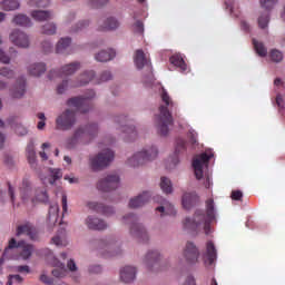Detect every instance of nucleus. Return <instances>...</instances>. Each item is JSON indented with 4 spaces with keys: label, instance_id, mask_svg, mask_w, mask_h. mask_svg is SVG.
<instances>
[{
    "label": "nucleus",
    "instance_id": "nucleus-42",
    "mask_svg": "<svg viewBox=\"0 0 285 285\" xmlns=\"http://www.w3.org/2000/svg\"><path fill=\"white\" fill-rule=\"evenodd\" d=\"M27 157L31 168L37 170V151H35V142L32 140L27 145Z\"/></svg>",
    "mask_w": 285,
    "mask_h": 285
},
{
    "label": "nucleus",
    "instance_id": "nucleus-63",
    "mask_svg": "<svg viewBox=\"0 0 285 285\" xmlns=\"http://www.w3.org/2000/svg\"><path fill=\"white\" fill-rule=\"evenodd\" d=\"M42 49H43L45 52H52V41L45 40L42 42Z\"/></svg>",
    "mask_w": 285,
    "mask_h": 285
},
{
    "label": "nucleus",
    "instance_id": "nucleus-44",
    "mask_svg": "<svg viewBox=\"0 0 285 285\" xmlns=\"http://www.w3.org/2000/svg\"><path fill=\"white\" fill-rule=\"evenodd\" d=\"M160 190H163L165 195H173V181L170 178L166 176L160 178Z\"/></svg>",
    "mask_w": 285,
    "mask_h": 285
},
{
    "label": "nucleus",
    "instance_id": "nucleus-16",
    "mask_svg": "<svg viewBox=\"0 0 285 285\" xmlns=\"http://www.w3.org/2000/svg\"><path fill=\"white\" fill-rule=\"evenodd\" d=\"M81 70V62L73 61L67 65H63L60 69H52L49 71V79H57V77H72V75Z\"/></svg>",
    "mask_w": 285,
    "mask_h": 285
},
{
    "label": "nucleus",
    "instance_id": "nucleus-19",
    "mask_svg": "<svg viewBox=\"0 0 285 285\" xmlns=\"http://www.w3.org/2000/svg\"><path fill=\"white\" fill-rule=\"evenodd\" d=\"M154 202L156 204H159V206L156 207V213H160V217H166V215H168L169 217L177 216V209L175 208V205L170 203V200L161 196H156L154 197Z\"/></svg>",
    "mask_w": 285,
    "mask_h": 285
},
{
    "label": "nucleus",
    "instance_id": "nucleus-40",
    "mask_svg": "<svg viewBox=\"0 0 285 285\" xmlns=\"http://www.w3.org/2000/svg\"><path fill=\"white\" fill-rule=\"evenodd\" d=\"M170 65L175 66V68H178L180 72H189L188 66L184 61V58L176 53L169 58Z\"/></svg>",
    "mask_w": 285,
    "mask_h": 285
},
{
    "label": "nucleus",
    "instance_id": "nucleus-39",
    "mask_svg": "<svg viewBox=\"0 0 285 285\" xmlns=\"http://www.w3.org/2000/svg\"><path fill=\"white\" fill-rule=\"evenodd\" d=\"M72 45V38L62 37L58 40L56 45L57 55H66L68 52V48Z\"/></svg>",
    "mask_w": 285,
    "mask_h": 285
},
{
    "label": "nucleus",
    "instance_id": "nucleus-17",
    "mask_svg": "<svg viewBox=\"0 0 285 285\" xmlns=\"http://www.w3.org/2000/svg\"><path fill=\"white\" fill-rule=\"evenodd\" d=\"M119 186H121V179L117 174H109L97 183V188L101 190V193H110V190H117Z\"/></svg>",
    "mask_w": 285,
    "mask_h": 285
},
{
    "label": "nucleus",
    "instance_id": "nucleus-59",
    "mask_svg": "<svg viewBox=\"0 0 285 285\" xmlns=\"http://www.w3.org/2000/svg\"><path fill=\"white\" fill-rule=\"evenodd\" d=\"M100 215H104L105 217H112V215H115V207L102 205Z\"/></svg>",
    "mask_w": 285,
    "mask_h": 285
},
{
    "label": "nucleus",
    "instance_id": "nucleus-18",
    "mask_svg": "<svg viewBox=\"0 0 285 285\" xmlns=\"http://www.w3.org/2000/svg\"><path fill=\"white\" fill-rule=\"evenodd\" d=\"M9 259H19V249L17 239L11 238L6 247L2 257L0 258V275H3V266Z\"/></svg>",
    "mask_w": 285,
    "mask_h": 285
},
{
    "label": "nucleus",
    "instance_id": "nucleus-10",
    "mask_svg": "<svg viewBox=\"0 0 285 285\" xmlns=\"http://www.w3.org/2000/svg\"><path fill=\"white\" fill-rule=\"evenodd\" d=\"M98 253L106 259L119 257L121 255V245L117 240V237L107 236L98 242Z\"/></svg>",
    "mask_w": 285,
    "mask_h": 285
},
{
    "label": "nucleus",
    "instance_id": "nucleus-36",
    "mask_svg": "<svg viewBox=\"0 0 285 285\" xmlns=\"http://www.w3.org/2000/svg\"><path fill=\"white\" fill-rule=\"evenodd\" d=\"M46 70H48V67L45 62H32L27 67V71L31 77H41V75H46Z\"/></svg>",
    "mask_w": 285,
    "mask_h": 285
},
{
    "label": "nucleus",
    "instance_id": "nucleus-53",
    "mask_svg": "<svg viewBox=\"0 0 285 285\" xmlns=\"http://www.w3.org/2000/svg\"><path fill=\"white\" fill-rule=\"evenodd\" d=\"M278 0H259V3L264 10H267V12H271L275 6H277Z\"/></svg>",
    "mask_w": 285,
    "mask_h": 285
},
{
    "label": "nucleus",
    "instance_id": "nucleus-27",
    "mask_svg": "<svg viewBox=\"0 0 285 285\" xmlns=\"http://www.w3.org/2000/svg\"><path fill=\"white\" fill-rule=\"evenodd\" d=\"M35 253V246L28 244L24 240L18 242V259H23L24 262L32 257Z\"/></svg>",
    "mask_w": 285,
    "mask_h": 285
},
{
    "label": "nucleus",
    "instance_id": "nucleus-54",
    "mask_svg": "<svg viewBox=\"0 0 285 285\" xmlns=\"http://www.w3.org/2000/svg\"><path fill=\"white\" fill-rule=\"evenodd\" d=\"M51 244H55V246L63 247L68 244V238L57 235L53 238H51Z\"/></svg>",
    "mask_w": 285,
    "mask_h": 285
},
{
    "label": "nucleus",
    "instance_id": "nucleus-41",
    "mask_svg": "<svg viewBox=\"0 0 285 285\" xmlns=\"http://www.w3.org/2000/svg\"><path fill=\"white\" fill-rule=\"evenodd\" d=\"M21 8V2L19 0H2L0 1V10L4 12H14Z\"/></svg>",
    "mask_w": 285,
    "mask_h": 285
},
{
    "label": "nucleus",
    "instance_id": "nucleus-51",
    "mask_svg": "<svg viewBox=\"0 0 285 285\" xmlns=\"http://www.w3.org/2000/svg\"><path fill=\"white\" fill-rule=\"evenodd\" d=\"M109 2L110 0H89L87 4L89 8L99 9L104 8V6H108Z\"/></svg>",
    "mask_w": 285,
    "mask_h": 285
},
{
    "label": "nucleus",
    "instance_id": "nucleus-1",
    "mask_svg": "<svg viewBox=\"0 0 285 285\" xmlns=\"http://www.w3.org/2000/svg\"><path fill=\"white\" fill-rule=\"evenodd\" d=\"M215 222V200L208 199L206 202V213L197 209L193 217H186L183 222V228L189 233H202L212 235L213 228L210 224Z\"/></svg>",
    "mask_w": 285,
    "mask_h": 285
},
{
    "label": "nucleus",
    "instance_id": "nucleus-43",
    "mask_svg": "<svg viewBox=\"0 0 285 285\" xmlns=\"http://www.w3.org/2000/svg\"><path fill=\"white\" fill-rule=\"evenodd\" d=\"M48 222L50 226H55L59 222V205L53 203L49 207Z\"/></svg>",
    "mask_w": 285,
    "mask_h": 285
},
{
    "label": "nucleus",
    "instance_id": "nucleus-45",
    "mask_svg": "<svg viewBox=\"0 0 285 285\" xmlns=\"http://www.w3.org/2000/svg\"><path fill=\"white\" fill-rule=\"evenodd\" d=\"M90 23H92L90 19L79 20L73 27H71L70 32H83V30L90 28Z\"/></svg>",
    "mask_w": 285,
    "mask_h": 285
},
{
    "label": "nucleus",
    "instance_id": "nucleus-4",
    "mask_svg": "<svg viewBox=\"0 0 285 285\" xmlns=\"http://www.w3.org/2000/svg\"><path fill=\"white\" fill-rule=\"evenodd\" d=\"M19 197L22 204H35V202L46 203L49 199L48 191L35 186L28 177L22 179L21 186L19 187Z\"/></svg>",
    "mask_w": 285,
    "mask_h": 285
},
{
    "label": "nucleus",
    "instance_id": "nucleus-22",
    "mask_svg": "<svg viewBox=\"0 0 285 285\" xmlns=\"http://www.w3.org/2000/svg\"><path fill=\"white\" fill-rule=\"evenodd\" d=\"M183 257L185 264H197L199 259V249L193 242H187L183 249Z\"/></svg>",
    "mask_w": 285,
    "mask_h": 285
},
{
    "label": "nucleus",
    "instance_id": "nucleus-31",
    "mask_svg": "<svg viewBox=\"0 0 285 285\" xmlns=\"http://www.w3.org/2000/svg\"><path fill=\"white\" fill-rule=\"evenodd\" d=\"M38 177L45 186L46 184L55 186V184L59 181L61 177H63V173H61V169L49 168V178L43 176L42 174H38Z\"/></svg>",
    "mask_w": 285,
    "mask_h": 285
},
{
    "label": "nucleus",
    "instance_id": "nucleus-58",
    "mask_svg": "<svg viewBox=\"0 0 285 285\" xmlns=\"http://www.w3.org/2000/svg\"><path fill=\"white\" fill-rule=\"evenodd\" d=\"M3 163H4V166H7V168H14V165L17 164V161L14 160V157H12L10 154L4 155Z\"/></svg>",
    "mask_w": 285,
    "mask_h": 285
},
{
    "label": "nucleus",
    "instance_id": "nucleus-60",
    "mask_svg": "<svg viewBox=\"0 0 285 285\" xmlns=\"http://www.w3.org/2000/svg\"><path fill=\"white\" fill-rule=\"evenodd\" d=\"M13 273H24L28 275L30 273V266L28 265H18L13 267Z\"/></svg>",
    "mask_w": 285,
    "mask_h": 285
},
{
    "label": "nucleus",
    "instance_id": "nucleus-21",
    "mask_svg": "<svg viewBox=\"0 0 285 285\" xmlns=\"http://www.w3.org/2000/svg\"><path fill=\"white\" fill-rule=\"evenodd\" d=\"M9 41L17 48H30V36L20 29H13L10 32Z\"/></svg>",
    "mask_w": 285,
    "mask_h": 285
},
{
    "label": "nucleus",
    "instance_id": "nucleus-20",
    "mask_svg": "<svg viewBox=\"0 0 285 285\" xmlns=\"http://www.w3.org/2000/svg\"><path fill=\"white\" fill-rule=\"evenodd\" d=\"M128 121V116L120 115L115 117V122L118 124L121 132L125 134V139L127 141H132V139H137V129L132 125H126Z\"/></svg>",
    "mask_w": 285,
    "mask_h": 285
},
{
    "label": "nucleus",
    "instance_id": "nucleus-37",
    "mask_svg": "<svg viewBox=\"0 0 285 285\" xmlns=\"http://www.w3.org/2000/svg\"><path fill=\"white\" fill-rule=\"evenodd\" d=\"M12 23L19 26L20 28H32V19L26 13L14 14L12 18Z\"/></svg>",
    "mask_w": 285,
    "mask_h": 285
},
{
    "label": "nucleus",
    "instance_id": "nucleus-52",
    "mask_svg": "<svg viewBox=\"0 0 285 285\" xmlns=\"http://www.w3.org/2000/svg\"><path fill=\"white\" fill-rule=\"evenodd\" d=\"M112 79V72L110 70H105L100 73L99 78H97L96 83H106V81H110Z\"/></svg>",
    "mask_w": 285,
    "mask_h": 285
},
{
    "label": "nucleus",
    "instance_id": "nucleus-14",
    "mask_svg": "<svg viewBox=\"0 0 285 285\" xmlns=\"http://www.w3.org/2000/svg\"><path fill=\"white\" fill-rule=\"evenodd\" d=\"M41 255L46 256L48 264L52 265L55 269H52L51 274L53 277L63 278L68 275V269L66 268V264L61 263L58 258L55 257V254L50 248H45L41 250Z\"/></svg>",
    "mask_w": 285,
    "mask_h": 285
},
{
    "label": "nucleus",
    "instance_id": "nucleus-30",
    "mask_svg": "<svg viewBox=\"0 0 285 285\" xmlns=\"http://www.w3.org/2000/svg\"><path fill=\"white\" fill-rule=\"evenodd\" d=\"M199 202V196L195 191H185L181 196V206L185 210H190Z\"/></svg>",
    "mask_w": 285,
    "mask_h": 285
},
{
    "label": "nucleus",
    "instance_id": "nucleus-25",
    "mask_svg": "<svg viewBox=\"0 0 285 285\" xmlns=\"http://www.w3.org/2000/svg\"><path fill=\"white\" fill-rule=\"evenodd\" d=\"M119 26H121V22H119V20L115 17H107L105 19L98 20V30L112 32L115 30H118Z\"/></svg>",
    "mask_w": 285,
    "mask_h": 285
},
{
    "label": "nucleus",
    "instance_id": "nucleus-64",
    "mask_svg": "<svg viewBox=\"0 0 285 285\" xmlns=\"http://www.w3.org/2000/svg\"><path fill=\"white\" fill-rule=\"evenodd\" d=\"M188 137H189L190 144H194V145L197 144V131H195L194 129H189Z\"/></svg>",
    "mask_w": 285,
    "mask_h": 285
},
{
    "label": "nucleus",
    "instance_id": "nucleus-47",
    "mask_svg": "<svg viewBox=\"0 0 285 285\" xmlns=\"http://www.w3.org/2000/svg\"><path fill=\"white\" fill-rule=\"evenodd\" d=\"M42 35H57V23L55 22H47L41 27Z\"/></svg>",
    "mask_w": 285,
    "mask_h": 285
},
{
    "label": "nucleus",
    "instance_id": "nucleus-32",
    "mask_svg": "<svg viewBox=\"0 0 285 285\" xmlns=\"http://www.w3.org/2000/svg\"><path fill=\"white\" fill-rule=\"evenodd\" d=\"M17 237H21V235H26V237H29V239H37V229L35 226L30 223H26L24 225H20L17 228L16 233Z\"/></svg>",
    "mask_w": 285,
    "mask_h": 285
},
{
    "label": "nucleus",
    "instance_id": "nucleus-26",
    "mask_svg": "<svg viewBox=\"0 0 285 285\" xmlns=\"http://www.w3.org/2000/svg\"><path fill=\"white\" fill-rule=\"evenodd\" d=\"M85 225L89 230H106V228H108V223H106V220L94 215L87 216Z\"/></svg>",
    "mask_w": 285,
    "mask_h": 285
},
{
    "label": "nucleus",
    "instance_id": "nucleus-55",
    "mask_svg": "<svg viewBox=\"0 0 285 285\" xmlns=\"http://www.w3.org/2000/svg\"><path fill=\"white\" fill-rule=\"evenodd\" d=\"M271 59L275 63H279V61H282L284 59V53H282V51H279V50L273 49L271 51Z\"/></svg>",
    "mask_w": 285,
    "mask_h": 285
},
{
    "label": "nucleus",
    "instance_id": "nucleus-3",
    "mask_svg": "<svg viewBox=\"0 0 285 285\" xmlns=\"http://www.w3.org/2000/svg\"><path fill=\"white\" fill-rule=\"evenodd\" d=\"M215 157L210 150L197 155L193 159V168L195 177L205 186V188H213V173L208 169V163Z\"/></svg>",
    "mask_w": 285,
    "mask_h": 285
},
{
    "label": "nucleus",
    "instance_id": "nucleus-8",
    "mask_svg": "<svg viewBox=\"0 0 285 285\" xmlns=\"http://www.w3.org/2000/svg\"><path fill=\"white\" fill-rule=\"evenodd\" d=\"M122 224L129 226V235H131V237L140 242H148V229L139 222L137 214L129 213L122 216Z\"/></svg>",
    "mask_w": 285,
    "mask_h": 285
},
{
    "label": "nucleus",
    "instance_id": "nucleus-49",
    "mask_svg": "<svg viewBox=\"0 0 285 285\" xmlns=\"http://www.w3.org/2000/svg\"><path fill=\"white\" fill-rule=\"evenodd\" d=\"M269 21L271 14H268V12L262 13L258 17V28H261L262 30H266V28H268Z\"/></svg>",
    "mask_w": 285,
    "mask_h": 285
},
{
    "label": "nucleus",
    "instance_id": "nucleus-35",
    "mask_svg": "<svg viewBox=\"0 0 285 285\" xmlns=\"http://www.w3.org/2000/svg\"><path fill=\"white\" fill-rule=\"evenodd\" d=\"M117 57V51L115 49H105L100 50L95 55V59L100 63H106L108 61H112Z\"/></svg>",
    "mask_w": 285,
    "mask_h": 285
},
{
    "label": "nucleus",
    "instance_id": "nucleus-6",
    "mask_svg": "<svg viewBox=\"0 0 285 285\" xmlns=\"http://www.w3.org/2000/svg\"><path fill=\"white\" fill-rule=\"evenodd\" d=\"M99 125L92 122L86 126H80L75 129L73 135L66 140L67 148H75L81 145L90 144L92 138L97 137Z\"/></svg>",
    "mask_w": 285,
    "mask_h": 285
},
{
    "label": "nucleus",
    "instance_id": "nucleus-33",
    "mask_svg": "<svg viewBox=\"0 0 285 285\" xmlns=\"http://www.w3.org/2000/svg\"><path fill=\"white\" fill-rule=\"evenodd\" d=\"M8 126L16 132L18 137H26L28 135V128L17 121V117L11 116L7 119Z\"/></svg>",
    "mask_w": 285,
    "mask_h": 285
},
{
    "label": "nucleus",
    "instance_id": "nucleus-46",
    "mask_svg": "<svg viewBox=\"0 0 285 285\" xmlns=\"http://www.w3.org/2000/svg\"><path fill=\"white\" fill-rule=\"evenodd\" d=\"M51 0H27L29 8H49Z\"/></svg>",
    "mask_w": 285,
    "mask_h": 285
},
{
    "label": "nucleus",
    "instance_id": "nucleus-29",
    "mask_svg": "<svg viewBox=\"0 0 285 285\" xmlns=\"http://www.w3.org/2000/svg\"><path fill=\"white\" fill-rule=\"evenodd\" d=\"M30 17L33 19V21L43 23V21H50L51 19H55V13L52 10L35 9L30 11Z\"/></svg>",
    "mask_w": 285,
    "mask_h": 285
},
{
    "label": "nucleus",
    "instance_id": "nucleus-56",
    "mask_svg": "<svg viewBox=\"0 0 285 285\" xmlns=\"http://www.w3.org/2000/svg\"><path fill=\"white\" fill-rule=\"evenodd\" d=\"M22 282H23V277H21V275L19 274L9 275L7 285L21 284Z\"/></svg>",
    "mask_w": 285,
    "mask_h": 285
},
{
    "label": "nucleus",
    "instance_id": "nucleus-61",
    "mask_svg": "<svg viewBox=\"0 0 285 285\" xmlns=\"http://www.w3.org/2000/svg\"><path fill=\"white\" fill-rule=\"evenodd\" d=\"M134 31L137 32L138 35H144V22L137 20L134 26Z\"/></svg>",
    "mask_w": 285,
    "mask_h": 285
},
{
    "label": "nucleus",
    "instance_id": "nucleus-13",
    "mask_svg": "<svg viewBox=\"0 0 285 285\" xmlns=\"http://www.w3.org/2000/svg\"><path fill=\"white\" fill-rule=\"evenodd\" d=\"M77 126V114L73 110L66 109L56 118L57 130H72Z\"/></svg>",
    "mask_w": 285,
    "mask_h": 285
},
{
    "label": "nucleus",
    "instance_id": "nucleus-62",
    "mask_svg": "<svg viewBox=\"0 0 285 285\" xmlns=\"http://www.w3.org/2000/svg\"><path fill=\"white\" fill-rule=\"evenodd\" d=\"M67 268L68 271H70V273H77V271H79V267H77V263H75V259L68 261Z\"/></svg>",
    "mask_w": 285,
    "mask_h": 285
},
{
    "label": "nucleus",
    "instance_id": "nucleus-11",
    "mask_svg": "<svg viewBox=\"0 0 285 285\" xmlns=\"http://www.w3.org/2000/svg\"><path fill=\"white\" fill-rule=\"evenodd\" d=\"M96 97L97 92L90 89L83 96L69 98L67 100V106H69V108H76L78 112L86 115L87 112H90L92 110V102L90 101H92V99H95Z\"/></svg>",
    "mask_w": 285,
    "mask_h": 285
},
{
    "label": "nucleus",
    "instance_id": "nucleus-24",
    "mask_svg": "<svg viewBox=\"0 0 285 285\" xmlns=\"http://www.w3.org/2000/svg\"><path fill=\"white\" fill-rule=\"evenodd\" d=\"M120 282L124 284H132L137 279V267L131 265H126L119 271Z\"/></svg>",
    "mask_w": 285,
    "mask_h": 285
},
{
    "label": "nucleus",
    "instance_id": "nucleus-9",
    "mask_svg": "<svg viewBox=\"0 0 285 285\" xmlns=\"http://www.w3.org/2000/svg\"><path fill=\"white\" fill-rule=\"evenodd\" d=\"M134 63L137 70H144L146 75L142 77V83L145 86H153V81H155V76L153 75V63H150V58L144 50L138 49L134 55Z\"/></svg>",
    "mask_w": 285,
    "mask_h": 285
},
{
    "label": "nucleus",
    "instance_id": "nucleus-28",
    "mask_svg": "<svg viewBox=\"0 0 285 285\" xmlns=\"http://www.w3.org/2000/svg\"><path fill=\"white\" fill-rule=\"evenodd\" d=\"M160 259H161V253H159V250L157 249H150L145 255L144 264L149 271H153V268H155V266L159 264Z\"/></svg>",
    "mask_w": 285,
    "mask_h": 285
},
{
    "label": "nucleus",
    "instance_id": "nucleus-15",
    "mask_svg": "<svg viewBox=\"0 0 285 285\" xmlns=\"http://www.w3.org/2000/svg\"><path fill=\"white\" fill-rule=\"evenodd\" d=\"M186 151V140L179 138L176 140L175 151L169 155V157L165 161V168L167 170H175L177 166H179V155H183Z\"/></svg>",
    "mask_w": 285,
    "mask_h": 285
},
{
    "label": "nucleus",
    "instance_id": "nucleus-50",
    "mask_svg": "<svg viewBox=\"0 0 285 285\" xmlns=\"http://www.w3.org/2000/svg\"><path fill=\"white\" fill-rule=\"evenodd\" d=\"M87 208H89V210H92L94 213H100L104 209V203H99V202H92L89 200L86 204Z\"/></svg>",
    "mask_w": 285,
    "mask_h": 285
},
{
    "label": "nucleus",
    "instance_id": "nucleus-57",
    "mask_svg": "<svg viewBox=\"0 0 285 285\" xmlns=\"http://www.w3.org/2000/svg\"><path fill=\"white\" fill-rule=\"evenodd\" d=\"M0 77H4L6 79H12V77H14V70L8 67L0 68Z\"/></svg>",
    "mask_w": 285,
    "mask_h": 285
},
{
    "label": "nucleus",
    "instance_id": "nucleus-48",
    "mask_svg": "<svg viewBox=\"0 0 285 285\" xmlns=\"http://www.w3.org/2000/svg\"><path fill=\"white\" fill-rule=\"evenodd\" d=\"M253 45L258 57H266V55H268V51L266 50L264 43L254 39Z\"/></svg>",
    "mask_w": 285,
    "mask_h": 285
},
{
    "label": "nucleus",
    "instance_id": "nucleus-2",
    "mask_svg": "<svg viewBox=\"0 0 285 285\" xmlns=\"http://www.w3.org/2000/svg\"><path fill=\"white\" fill-rule=\"evenodd\" d=\"M160 106H159V114L155 116V126L163 137H167L170 132V127H173V114L170 110L175 108V102L168 91L163 87L160 89Z\"/></svg>",
    "mask_w": 285,
    "mask_h": 285
},
{
    "label": "nucleus",
    "instance_id": "nucleus-34",
    "mask_svg": "<svg viewBox=\"0 0 285 285\" xmlns=\"http://www.w3.org/2000/svg\"><path fill=\"white\" fill-rule=\"evenodd\" d=\"M217 259V248H215V244L213 242H208L206 244V252L204 254V262L208 266H213L215 261Z\"/></svg>",
    "mask_w": 285,
    "mask_h": 285
},
{
    "label": "nucleus",
    "instance_id": "nucleus-5",
    "mask_svg": "<svg viewBox=\"0 0 285 285\" xmlns=\"http://www.w3.org/2000/svg\"><path fill=\"white\" fill-rule=\"evenodd\" d=\"M157 157H159V147L155 144H149L128 157L126 164L130 168H139L140 166H146V164H153Z\"/></svg>",
    "mask_w": 285,
    "mask_h": 285
},
{
    "label": "nucleus",
    "instance_id": "nucleus-12",
    "mask_svg": "<svg viewBox=\"0 0 285 285\" xmlns=\"http://www.w3.org/2000/svg\"><path fill=\"white\" fill-rule=\"evenodd\" d=\"M112 161H115V151L108 148L89 157V166L94 173H99V170L108 168Z\"/></svg>",
    "mask_w": 285,
    "mask_h": 285
},
{
    "label": "nucleus",
    "instance_id": "nucleus-23",
    "mask_svg": "<svg viewBox=\"0 0 285 285\" xmlns=\"http://www.w3.org/2000/svg\"><path fill=\"white\" fill-rule=\"evenodd\" d=\"M153 198V191L145 190L138 194L137 196L130 198L129 200V208H142L146 206L148 202Z\"/></svg>",
    "mask_w": 285,
    "mask_h": 285
},
{
    "label": "nucleus",
    "instance_id": "nucleus-7",
    "mask_svg": "<svg viewBox=\"0 0 285 285\" xmlns=\"http://www.w3.org/2000/svg\"><path fill=\"white\" fill-rule=\"evenodd\" d=\"M97 77L95 70H85L79 76L72 79H65L60 85L57 87L58 95H63L70 88H81L83 86H88L92 79Z\"/></svg>",
    "mask_w": 285,
    "mask_h": 285
},
{
    "label": "nucleus",
    "instance_id": "nucleus-38",
    "mask_svg": "<svg viewBox=\"0 0 285 285\" xmlns=\"http://www.w3.org/2000/svg\"><path fill=\"white\" fill-rule=\"evenodd\" d=\"M24 95H26V79H22L10 89V97L12 99H22Z\"/></svg>",
    "mask_w": 285,
    "mask_h": 285
}]
</instances>
